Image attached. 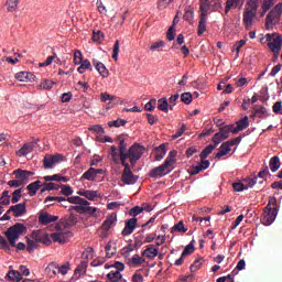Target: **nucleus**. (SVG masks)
Listing matches in <instances>:
<instances>
[{"mask_svg":"<svg viewBox=\"0 0 282 282\" xmlns=\"http://www.w3.org/2000/svg\"><path fill=\"white\" fill-rule=\"evenodd\" d=\"M119 145H111L109 155L113 164H121L123 172L121 174V182L127 185L135 184L138 182V175L133 174L131 166L138 164V160L142 158L144 153V147L135 143L127 149V142H124V137L120 134L117 137ZM129 160L130 164L127 162Z\"/></svg>","mask_w":282,"mask_h":282,"instance_id":"1","label":"nucleus"},{"mask_svg":"<svg viewBox=\"0 0 282 282\" xmlns=\"http://www.w3.org/2000/svg\"><path fill=\"white\" fill-rule=\"evenodd\" d=\"M28 232V227L21 223H17L15 225L9 227L4 232L10 246L12 248H18V250H25V243L19 242L17 245V240L20 237H23Z\"/></svg>","mask_w":282,"mask_h":282,"instance_id":"2","label":"nucleus"},{"mask_svg":"<svg viewBox=\"0 0 282 282\" xmlns=\"http://www.w3.org/2000/svg\"><path fill=\"white\" fill-rule=\"evenodd\" d=\"M276 215H279V203L276 202V197L270 196L263 209L261 223L263 226H272L276 219Z\"/></svg>","mask_w":282,"mask_h":282,"instance_id":"3","label":"nucleus"},{"mask_svg":"<svg viewBox=\"0 0 282 282\" xmlns=\"http://www.w3.org/2000/svg\"><path fill=\"white\" fill-rule=\"evenodd\" d=\"M171 171H173V166H171V163L169 161H164L162 165L152 169L149 175L150 177L158 180V177H164V175H169Z\"/></svg>","mask_w":282,"mask_h":282,"instance_id":"4","label":"nucleus"},{"mask_svg":"<svg viewBox=\"0 0 282 282\" xmlns=\"http://www.w3.org/2000/svg\"><path fill=\"white\" fill-rule=\"evenodd\" d=\"M282 14V2L278 3L267 15L265 28L270 30L274 25V20Z\"/></svg>","mask_w":282,"mask_h":282,"instance_id":"5","label":"nucleus"},{"mask_svg":"<svg viewBox=\"0 0 282 282\" xmlns=\"http://www.w3.org/2000/svg\"><path fill=\"white\" fill-rule=\"evenodd\" d=\"M265 39L269 42L268 45H269V48L271 50V52H273V54L275 56H278V54L281 52V47H282V36L275 35L272 39V35L267 34Z\"/></svg>","mask_w":282,"mask_h":282,"instance_id":"6","label":"nucleus"},{"mask_svg":"<svg viewBox=\"0 0 282 282\" xmlns=\"http://www.w3.org/2000/svg\"><path fill=\"white\" fill-rule=\"evenodd\" d=\"M31 239H33V241H35L36 243H44V246H50L52 243L50 235L41 230L32 231Z\"/></svg>","mask_w":282,"mask_h":282,"instance_id":"7","label":"nucleus"},{"mask_svg":"<svg viewBox=\"0 0 282 282\" xmlns=\"http://www.w3.org/2000/svg\"><path fill=\"white\" fill-rule=\"evenodd\" d=\"M65 160V156L62 154H47L44 158V169H54V165L58 164V162H63Z\"/></svg>","mask_w":282,"mask_h":282,"instance_id":"8","label":"nucleus"},{"mask_svg":"<svg viewBox=\"0 0 282 282\" xmlns=\"http://www.w3.org/2000/svg\"><path fill=\"white\" fill-rule=\"evenodd\" d=\"M39 139H33L31 142L25 143L18 152L17 155L20 158H23L25 155H30L36 148V144H39Z\"/></svg>","mask_w":282,"mask_h":282,"instance_id":"9","label":"nucleus"},{"mask_svg":"<svg viewBox=\"0 0 282 282\" xmlns=\"http://www.w3.org/2000/svg\"><path fill=\"white\" fill-rule=\"evenodd\" d=\"M13 175H15V180H18V182L22 183L23 185L30 180V177H32V175H34V172L18 169L13 171Z\"/></svg>","mask_w":282,"mask_h":282,"instance_id":"10","label":"nucleus"},{"mask_svg":"<svg viewBox=\"0 0 282 282\" xmlns=\"http://www.w3.org/2000/svg\"><path fill=\"white\" fill-rule=\"evenodd\" d=\"M70 237H72L70 231H57V232L51 234V239L55 243H67Z\"/></svg>","mask_w":282,"mask_h":282,"instance_id":"11","label":"nucleus"},{"mask_svg":"<svg viewBox=\"0 0 282 282\" xmlns=\"http://www.w3.org/2000/svg\"><path fill=\"white\" fill-rule=\"evenodd\" d=\"M28 204L26 203H20L17 205L11 206L8 209V213H13V217H23L28 213Z\"/></svg>","mask_w":282,"mask_h":282,"instance_id":"12","label":"nucleus"},{"mask_svg":"<svg viewBox=\"0 0 282 282\" xmlns=\"http://www.w3.org/2000/svg\"><path fill=\"white\" fill-rule=\"evenodd\" d=\"M138 226V218H130L126 221V226L123 230L121 231V235L123 237H129V235H132V232L135 230Z\"/></svg>","mask_w":282,"mask_h":282,"instance_id":"13","label":"nucleus"},{"mask_svg":"<svg viewBox=\"0 0 282 282\" xmlns=\"http://www.w3.org/2000/svg\"><path fill=\"white\" fill-rule=\"evenodd\" d=\"M254 17H257V13H253L252 11L243 12L242 22L246 30H250V28H252V24L254 23Z\"/></svg>","mask_w":282,"mask_h":282,"instance_id":"14","label":"nucleus"},{"mask_svg":"<svg viewBox=\"0 0 282 282\" xmlns=\"http://www.w3.org/2000/svg\"><path fill=\"white\" fill-rule=\"evenodd\" d=\"M70 210H75L76 213H79L80 215H85L87 213L88 215H94L96 213V207H89V205H77L72 206Z\"/></svg>","mask_w":282,"mask_h":282,"instance_id":"15","label":"nucleus"},{"mask_svg":"<svg viewBox=\"0 0 282 282\" xmlns=\"http://www.w3.org/2000/svg\"><path fill=\"white\" fill-rule=\"evenodd\" d=\"M250 127V122L248 121V116L245 118L238 120L236 122V127L234 126L232 133H239V131H243L245 129H248Z\"/></svg>","mask_w":282,"mask_h":282,"instance_id":"16","label":"nucleus"},{"mask_svg":"<svg viewBox=\"0 0 282 282\" xmlns=\"http://www.w3.org/2000/svg\"><path fill=\"white\" fill-rule=\"evenodd\" d=\"M39 220L43 226H47V224H54V221H58V216H52L48 213H43L40 215Z\"/></svg>","mask_w":282,"mask_h":282,"instance_id":"17","label":"nucleus"},{"mask_svg":"<svg viewBox=\"0 0 282 282\" xmlns=\"http://www.w3.org/2000/svg\"><path fill=\"white\" fill-rule=\"evenodd\" d=\"M93 65L100 74V76H102V78H107L109 76V70L107 69V66H105V64L98 62V59H93Z\"/></svg>","mask_w":282,"mask_h":282,"instance_id":"18","label":"nucleus"},{"mask_svg":"<svg viewBox=\"0 0 282 282\" xmlns=\"http://www.w3.org/2000/svg\"><path fill=\"white\" fill-rule=\"evenodd\" d=\"M153 152L155 153L154 160H156V162H161V160H164V155H166V144L163 143L154 148Z\"/></svg>","mask_w":282,"mask_h":282,"instance_id":"19","label":"nucleus"},{"mask_svg":"<svg viewBox=\"0 0 282 282\" xmlns=\"http://www.w3.org/2000/svg\"><path fill=\"white\" fill-rule=\"evenodd\" d=\"M116 215L111 214L110 216L107 217V219L102 223L101 225V230L107 232V230H111V226H116L117 221Z\"/></svg>","mask_w":282,"mask_h":282,"instance_id":"20","label":"nucleus"},{"mask_svg":"<svg viewBox=\"0 0 282 282\" xmlns=\"http://www.w3.org/2000/svg\"><path fill=\"white\" fill-rule=\"evenodd\" d=\"M158 248H155L153 245H150L147 247L145 250L141 252V257H148V259H155L158 257Z\"/></svg>","mask_w":282,"mask_h":282,"instance_id":"21","label":"nucleus"},{"mask_svg":"<svg viewBox=\"0 0 282 282\" xmlns=\"http://www.w3.org/2000/svg\"><path fill=\"white\" fill-rule=\"evenodd\" d=\"M82 197H86L89 202H94L98 197V192L91 189H83L77 192Z\"/></svg>","mask_w":282,"mask_h":282,"instance_id":"22","label":"nucleus"},{"mask_svg":"<svg viewBox=\"0 0 282 282\" xmlns=\"http://www.w3.org/2000/svg\"><path fill=\"white\" fill-rule=\"evenodd\" d=\"M245 0H227L225 6V14H228L232 8H237L238 6H243Z\"/></svg>","mask_w":282,"mask_h":282,"instance_id":"23","label":"nucleus"},{"mask_svg":"<svg viewBox=\"0 0 282 282\" xmlns=\"http://www.w3.org/2000/svg\"><path fill=\"white\" fill-rule=\"evenodd\" d=\"M232 131H235V124H228V126L220 127L218 133H220L225 140H228V138H229L230 133H232Z\"/></svg>","mask_w":282,"mask_h":282,"instance_id":"24","label":"nucleus"},{"mask_svg":"<svg viewBox=\"0 0 282 282\" xmlns=\"http://www.w3.org/2000/svg\"><path fill=\"white\" fill-rule=\"evenodd\" d=\"M200 17H208V10H210V0H199Z\"/></svg>","mask_w":282,"mask_h":282,"instance_id":"25","label":"nucleus"},{"mask_svg":"<svg viewBox=\"0 0 282 282\" xmlns=\"http://www.w3.org/2000/svg\"><path fill=\"white\" fill-rule=\"evenodd\" d=\"M67 202H69V204H77L79 206H89V202L85 198H82L80 196H72L67 198Z\"/></svg>","mask_w":282,"mask_h":282,"instance_id":"26","label":"nucleus"},{"mask_svg":"<svg viewBox=\"0 0 282 282\" xmlns=\"http://www.w3.org/2000/svg\"><path fill=\"white\" fill-rule=\"evenodd\" d=\"M253 110L257 118H268V116H270V113H268V110L263 106L256 105L253 106Z\"/></svg>","mask_w":282,"mask_h":282,"instance_id":"27","label":"nucleus"},{"mask_svg":"<svg viewBox=\"0 0 282 282\" xmlns=\"http://www.w3.org/2000/svg\"><path fill=\"white\" fill-rule=\"evenodd\" d=\"M41 188V181H35L26 186V191H29L30 197H34L36 192Z\"/></svg>","mask_w":282,"mask_h":282,"instance_id":"28","label":"nucleus"},{"mask_svg":"<svg viewBox=\"0 0 282 282\" xmlns=\"http://www.w3.org/2000/svg\"><path fill=\"white\" fill-rule=\"evenodd\" d=\"M230 151H231L230 145L227 142L221 143L219 148V152L216 154L217 160H220V158L228 155Z\"/></svg>","mask_w":282,"mask_h":282,"instance_id":"29","label":"nucleus"},{"mask_svg":"<svg viewBox=\"0 0 282 282\" xmlns=\"http://www.w3.org/2000/svg\"><path fill=\"white\" fill-rule=\"evenodd\" d=\"M269 166L272 173H276V170L281 169V160L279 159V156H272L269 162Z\"/></svg>","mask_w":282,"mask_h":282,"instance_id":"30","label":"nucleus"},{"mask_svg":"<svg viewBox=\"0 0 282 282\" xmlns=\"http://www.w3.org/2000/svg\"><path fill=\"white\" fill-rule=\"evenodd\" d=\"M107 279L110 282H118L122 279V273L119 271L112 270L107 274Z\"/></svg>","mask_w":282,"mask_h":282,"instance_id":"31","label":"nucleus"},{"mask_svg":"<svg viewBox=\"0 0 282 282\" xmlns=\"http://www.w3.org/2000/svg\"><path fill=\"white\" fill-rule=\"evenodd\" d=\"M206 19H208V17L206 15H200L199 18V22H198V36H202L204 34V32H206Z\"/></svg>","mask_w":282,"mask_h":282,"instance_id":"32","label":"nucleus"},{"mask_svg":"<svg viewBox=\"0 0 282 282\" xmlns=\"http://www.w3.org/2000/svg\"><path fill=\"white\" fill-rule=\"evenodd\" d=\"M82 180H88L89 182H94L96 180V169L90 167L82 175Z\"/></svg>","mask_w":282,"mask_h":282,"instance_id":"33","label":"nucleus"},{"mask_svg":"<svg viewBox=\"0 0 282 282\" xmlns=\"http://www.w3.org/2000/svg\"><path fill=\"white\" fill-rule=\"evenodd\" d=\"M45 182H68L67 177L61 176V174L44 176Z\"/></svg>","mask_w":282,"mask_h":282,"instance_id":"34","label":"nucleus"},{"mask_svg":"<svg viewBox=\"0 0 282 282\" xmlns=\"http://www.w3.org/2000/svg\"><path fill=\"white\" fill-rule=\"evenodd\" d=\"M158 107L160 109V111H164L165 113H169V107H170V104H169V99L166 98H161L159 99L158 101Z\"/></svg>","mask_w":282,"mask_h":282,"instance_id":"35","label":"nucleus"},{"mask_svg":"<svg viewBox=\"0 0 282 282\" xmlns=\"http://www.w3.org/2000/svg\"><path fill=\"white\" fill-rule=\"evenodd\" d=\"M183 19L184 21H187V23H193V19H195V10L191 7L186 9Z\"/></svg>","mask_w":282,"mask_h":282,"instance_id":"36","label":"nucleus"},{"mask_svg":"<svg viewBox=\"0 0 282 282\" xmlns=\"http://www.w3.org/2000/svg\"><path fill=\"white\" fill-rule=\"evenodd\" d=\"M145 259L140 257L139 254H134L132 256V258L129 260V263H131L132 265H135L137 268H139V265H142V263H145Z\"/></svg>","mask_w":282,"mask_h":282,"instance_id":"37","label":"nucleus"},{"mask_svg":"<svg viewBox=\"0 0 282 282\" xmlns=\"http://www.w3.org/2000/svg\"><path fill=\"white\" fill-rule=\"evenodd\" d=\"M58 188H61V185L56 183H44L41 193H45L46 191H58Z\"/></svg>","mask_w":282,"mask_h":282,"instance_id":"38","label":"nucleus"},{"mask_svg":"<svg viewBox=\"0 0 282 282\" xmlns=\"http://www.w3.org/2000/svg\"><path fill=\"white\" fill-rule=\"evenodd\" d=\"M216 145L209 144L200 152V160H206L215 151Z\"/></svg>","mask_w":282,"mask_h":282,"instance_id":"39","label":"nucleus"},{"mask_svg":"<svg viewBox=\"0 0 282 282\" xmlns=\"http://www.w3.org/2000/svg\"><path fill=\"white\" fill-rule=\"evenodd\" d=\"M85 69H90L91 72V62H89V59H84L77 68V72L78 74H85Z\"/></svg>","mask_w":282,"mask_h":282,"instance_id":"40","label":"nucleus"},{"mask_svg":"<svg viewBox=\"0 0 282 282\" xmlns=\"http://www.w3.org/2000/svg\"><path fill=\"white\" fill-rule=\"evenodd\" d=\"M23 193V188L15 189L11 195V203L12 204H19L21 202V194Z\"/></svg>","mask_w":282,"mask_h":282,"instance_id":"41","label":"nucleus"},{"mask_svg":"<svg viewBox=\"0 0 282 282\" xmlns=\"http://www.w3.org/2000/svg\"><path fill=\"white\" fill-rule=\"evenodd\" d=\"M7 276H8V279H10V281H17V282H19V281H21V279H23L21 276V272L17 271V270L9 271Z\"/></svg>","mask_w":282,"mask_h":282,"instance_id":"42","label":"nucleus"},{"mask_svg":"<svg viewBox=\"0 0 282 282\" xmlns=\"http://www.w3.org/2000/svg\"><path fill=\"white\" fill-rule=\"evenodd\" d=\"M172 232H188V229L184 227V221H178L172 227Z\"/></svg>","mask_w":282,"mask_h":282,"instance_id":"43","label":"nucleus"},{"mask_svg":"<svg viewBox=\"0 0 282 282\" xmlns=\"http://www.w3.org/2000/svg\"><path fill=\"white\" fill-rule=\"evenodd\" d=\"M15 78L17 80H19L20 83H28V80H30V73L28 72H20L15 74Z\"/></svg>","mask_w":282,"mask_h":282,"instance_id":"44","label":"nucleus"},{"mask_svg":"<svg viewBox=\"0 0 282 282\" xmlns=\"http://www.w3.org/2000/svg\"><path fill=\"white\" fill-rule=\"evenodd\" d=\"M210 8H213V12H218V10H224V6H221V0H209Z\"/></svg>","mask_w":282,"mask_h":282,"instance_id":"45","label":"nucleus"},{"mask_svg":"<svg viewBox=\"0 0 282 282\" xmlns=\"http://www.w3.org/2000/svg\"><path fill=\"white\" fill-rule=\"evenodd\" d=\"M87 272V261H82L75 269V274H86Z\"/></svg>","mask_w":282,"mask_h":282,"instance_id":"46","label":"nucleus"},{"mask_svg":"<svg viewBox=\"0 0 282 282\" xmlns=\"http://www.w3.org/2000/svg\"><path fill=\"white\" fill-rule=\"evenodd\" d=\"M26 243H28V247H26L28 252H34V250L39 248V242L30 238H26Z\"/></svg>","mask_w":282,"mask_h":282,"instance_id":"47","label":"nucleus"},{"mask_svg":"<svg viewBox=\"0 0 282 282\" xmlns=\"http://www.w3.org/2000/svg\"><path fill=\"white\" fill-rule=\"evenodd\" d=\"M106 257L107 259H111L113 257V254H116V248H113V245H111V242H108L106 245Z\"/></svg>","mask_w":282,"mask_h":282,"instance_id":"48","label":"nucleus"},{"mask_svg":"<svg viewBox=\"0 0 282 282\" xmlns=\"http://www.w3.org/2000/svg\"><path fill=\"white\" fill-rule=\"evenodd\" d=\"M104 39H105V33H102V31H94L93 32L94 43H102Z\"/></svg>","mask_w":282,"mask_h":282,"instance_id":"49","label":"nucleus"},{"mask_svg":"<svg viewBox=\"0 0 282 282\" xmlns=\"http://www.w3.org/2000/svg\"><path fill=\"white\" fill-rule=\"evenodd\" d=\"M202 263H204V258L196 259L194 263L189 267L191 272H197V270L202 268Z\"/></svg>","mask_w":282,"mask_h":282,"instance_id":"50","label":"nucleus"},{"mask_svg":"<svg viewBox=\"0 0 282 282\" xmlns=\"http://www.w3.org/2000/svg\"><path fill=\"white\" fill-rule=\"evenodd\" d=\"M259 180V177L254 176L253 178L251 177H247L243 180V185L246 186V191L247 188H252V186H254V184H257V181Z\"/></svg>","mask_w":282,"mask_h":282,"instance_id":"51","label":"nucleus"},{"mask_svg":"<svg viewBox=\"0 0 282 282\" xmlns=\"http://www.w3.org/2000/svg\"><path fill=\"white\" fill-rule=\"evenodd\" d=\"M226 140L219 132L215 133L214 137L212 138V142L214 143V147H219L221 142Z\"/></svg>","mask_w":282,"mask_h":282,"instance_id":"52","label":"nucleus"},{"mask_svg":"<svg viewBox=\"0 0 282 282\" xmlns=\"http://www.w3.org/2000/svg\"><path fill=\"white\" fill-rule=\"evenodd\" d=\"M181 101L184 102V105H191V102H193V95L191 93H183L181 95Z\"/></svg>","mask_w":282,"mask_h":282,"instance_id":"53","label":"nucleus"},{"mask_svg":"<svg viewBox=\"0 0 282 282\" xmlns=\"http://www.w3.org/2000/svg\"><path fill=\"white\" fill-rule=\"evenodd\" d=\"M124 124H127V120L124 119H117V120H113V121H109L108 122V127H124Z\"/></svg>","mask_w":282,"mask_h":282,"instance_id":"54","label":"nucleus"},{"mask_svg":"<svg viewBox=\"0 0 282 282\" xmlns=\"http://www.w3.org/2000/svg\"><path fill=\"white\" fill-rule=\"evenodd\" d=\"M247 6L249 7L246 11L247 12H253L257 14V10H259V3L258 2H252L251 0H249L247 2Z\"/></svg>","mask_w":282,"mask_h":282,"instance_id":"55","label":"nucleus"},{"mask_svg":"<svg viewBox=\"0 0 282 282\" xmlns=\"http://www.w3.org/2000/svg\"><path fill=\"white\" fill-rule=\"evenodd\" d=\"M19 6V0H7L8 12H14Z\"/></svg>","mask_w":282,"mask_h":282,"instance_id":"56","label":"nucleus"},{"mask_svg":"<svg viewBox=\"0 0 282 282\" xmlns=\"http://www.w3.org/2000/svg\"><path fill=\"white\" fill-rule=\"evenodd\" d=\"M173 3V0H159L158 1V10H166L169 6Z\"/></svg>","mask_w":282,"mask_h":282,"instance_id":"57","label":"nucleus"},{"mask_svg":"<svg viewBox=\"0 0 282 282\" xmlns=\"http://www.w3.org/2000/svg\"><path fill=\"white\" fill-rule=\"evenodd\" d=\"M144 209L140 206H134L133 208L130 209L129 215L133 218L138 217L140 213H143Z\"/></svg>","mask_w":282,"mask_h":282,"instance_id":"58","label":"nucleus"},{"mask_svg":"<svg viewBox=\"0 0 282 282\" xmlns=\"http://www.w3.org/2000/svg\"><path fill=\"white\" fill-rule=\"evenodd\" d=\"M246 45V40L237 41L234 45V48L236 50V56L239 57V52H241V47Z\"/></svg>","mask_w":282,"mask_h":282,"instance_id":"59","label":"nucleus"},{"mask_svg":"<svg viewBox=\"0 0 282 282\" xmlns=\"http://www.w3.org/2000/svg\"><path fill=\"white\" fill-rule=\"evenodd\" d=\"M195 252V246L193 243H189L185 247L182 254L183 257H188V254H193Z\"/></svg>","mask_w":282,"mask_h":282,"instance_id":"60","label":"nucleus"},{"mask_svg":"<svg viewBox=\"0 0 282 282\" xmlns=\"http://www.w3.org/2000/svg\"><path fill=\"white\" fill-rule=\"evenodd\" d=\"M273 6H274V0H263V3H262L263 14H265V12H268V10H270V8H272Z\"/></svg>","mask_w":282,"mask_h":282,"instance_id":"61","label":"nucleus"},{"mask_svg":"<svg viewBox=\"0 0 282 282\" xmlns=\"http://www.w3.org/2000/svg\"><path fill=\"white\" fill-rule=\"evenodd\" d=\"M52 87H54V82H52V80H50V79H45L44 82H42V83L40 84V88H41V89H46V90H48V89H52Z\"/></svg>","mask_w":282,"mask_h":282,"instance_id":"62","label":"nucleus"},{"mask_svg":"<svg viewBox=\"0 0 282 282\" xmlns=\"http://www.w3.org/2000/svg\"><path fill=\"white\" fill-rule=\"evenodd\" d=\"M73 62L75 63V65H80V63L83 62V53L80 51H75Z\"/></svg>","mask_w":282,"mask_h":282,"instance_id":"63","label":"nucleus"},{"mask_svg":"<svg viewBox=\"0 0 282 282\" xmlns=\"http://www.w3.org/2000/svg\"><path fill=\"white\" fill-rule=\"evenodd\" d=\"M177 155V152L175 151H171L167 155V158L165 159V162H170V166L173 167V164H175V156Z\"/></svg>","mask_w":282,"mask_h":282,"instance_id":"64","label":"nucleus"}]
</instances>
